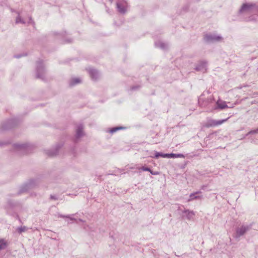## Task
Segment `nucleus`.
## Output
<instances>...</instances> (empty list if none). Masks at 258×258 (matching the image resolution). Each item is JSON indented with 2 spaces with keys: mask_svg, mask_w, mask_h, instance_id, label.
<instances>
[{
  "mask_svg": "<svg viewBox=\"0 0 258 258\" xmlns=\"http://www.w3.org/2000/svg\"><path fill=\"white\" fill-rule=\"evenodd\" d=\"M239 12L241 14L250 15L248 21L255 20L258 16V6L252 3H245L242 5Z\"/></svg>",
  "mask_w": 258,
  "mask_h": 258,
  "instance_id": "1",
  "label": "nucleus"
},
{
  "mask_svg": "<svg viewBox=\"0 0 258 258\" xmlns=\"http://www.w3.org/2000/svg\"><path fill=\"white\" fill-rule=\"evenodd\" d=\"M207 42H214L220 41L222 40L221 36L214 34L207 35L205 37Z\"/></svg>",
  "mask_w": 258,
  "mask_h": 258,
  "instance_id": "2",
  "label": "nucleus"
},
{
  "mask_svg": "<svg viewBox=\"0 0 258 258\" xmlns=\"http://www.w3.org/2000/svg\"><path fill=\"white\" fill-rule=\"evenodd\" d=\"M217 107H215L214 109H224L227 108H233L234 107V105L236 104V103H234L233 104L230 106H228L227 104V103L222 100H218L216 102Z\"/></svg>",
  "mask_w": 258,
  "mask_h": 258,
  "instance_id": "3",
  "label": "nucleus"
},
{
  "mask_svg": "<svg viewBox=\"0 0 258 258\" xmlns=\"http://www.w3.org/2000/svg\"><path fill=\"white\" fill-rule=\"evenodd\" d=\"M227 120V119L219 120L210 119L208 121V122L206 125V126L209 127L218 126V125L222 124L223 123L225 122Z\"/></svg>",
  "mask_w": 258,
  "mask_h": 258,
  "instance_id": "4",
  "label": "nucleus"
},
{
  "mask_svg": "<svg viewBox=\"0 0 258 258\" xmlns=\"http://www.w3.org/2000/svg\"><path fill=\"white\" fill-rule=\"evenodd\" d=\"M118 11L120 13H124L127 8V4L125 2H121L117 4Z\"/></svg>",
  "mask_w": 258,
  "mask_h": 258,
  "instance_id": "5",
  "label": "nucleus"
},
{
  "mask_svg": "<svg viewBox=\"0 0 258 258\" xmlns=\"http://www.w3.org/2000/svg\"><path fill=\"white\" fill-rule=\"evenodd\" d=\"M248 230V228L245 226H242L238 228L236 230V235L240 236L243 235Z\"/></svg>",
  "mask_w": 258,
  "mask_h": 258,
  "instance_id": "6",
  "label": "nucleus"
},
{
  "mask_svg": "<svg viewBox=\"0 0 258 258\" xmlns=\"http://www.w3.org/2000/svg\"><path fill=\"white\" fill-rule=\"evenodd\" d=\"M165 158H184V155L182 154H165Z\"/></svg>",
  "mask_w": 258,
  "mask_h": 258,
  "instance_id": "7",
  "label": "nucleus"
},
{
  "mask_svg": "<svg viewBox=\"0 0 258 258\" xmlns=\"http://www.w3.org/2000/svg\"><path fill=\"white\" fill-rule=\"evenodd\" d=\"M37 77L38 78H41L42 77V75H40L39 74L40 73H42V74H43L44 72V67L41 64H40L39 65H38L37 67Z\"/></svg>",
  "mask_w": 258,
  "mask_h": 258,
  "instance_id": "8",
  "label": "nucleus"
},
{
  "mask_svg": "<svg viewBox=\"0 0 258 258\" xmlns=\"http://www.w3.org/2000/svg\"><path fill=\"white\" fill-rule=\"evenodd\" d=\"M190 199L188 201H192L197 199H201L202 196L201 195L200 193L199 192L196 193H192L190 195Z\"/></svg>",
  "mask_w": 258,
  "mask_h": 258,
  "instance_id": "9",
  "label": "nucleus"
},
{
  "mask_svg": "<svg viewBox=\"0 0 258 258\" xmlns=\"http://www.w3.org/2000/svg\"><path fill=\"white\" fill-rule=\"evenodd\" d=\"M184 216H186V217L189 219H192L195 216V213L193 211L189 210L184 211Z\"/></svg>",
  "mask_w": 258,
  "mask_h": 258,
  "instance_id": "10",
  "label": "nucleus"
},
{
  "mask_svg": "<svg viewBox=\"0 0 258 258\" xmlns=\"http://www.w3.org/2000/svg\"><path fill=\"white\" fill-rule=\"evenodd\" d=\"M76 136L77 138H80L83 135V126L81 125H79L77 128Z\"/></svg>",
  "mask_w": 258,
  "mask_h": 258,
  "instance_id": "11",
  "label": "nucleus"
},
{
  "mask_svg": "<svg viewBox=\"0 0 258 258\" xmlns=\"http://www.w3.org/2000/svg\"><path fill=\"white\" fill-rule=\"evenodd\" d=\"M8 244V242L5 239H0V250L6 248Z\"/></svg>",
  "mask_w": 258,
  "mask_h": 258,
  "instance_id": "12",
  "label": "nucleus"
},
{
  "mask_svg": "<svg viewBox=\"0 0 258 258\" xmlns=\"http://www.w3.org/2000/svg\"><path fill=\"white\" fill-rule=\"evenodd\" d=\"M90 74L93 79H96L98 75V72L95 70H90Z\"/></svg>",
  "mask_w": 258,
  "mask_h": 258,
  "instance_id": "13",
  "label": "nucleus"
},
{
  "mask_svg": "<svg viewBox=\"0 0 258 258\" xmlns=\"http://www.w3.org/2000/svg\"><path fill=\"white\" fill-rule=\"evenodd\" d=\"M81 82V80L79 78H73L70 82V84L71 85H74L80 83Z\"/></svg>",
  "mask_w": 258,
  "mask_h": 258,
  "instance_id": "14",
  "label": "nucleus"
},
{
  "mask_svg": "<svg viewBox=\"0 0 258 258\" xmlns=\"http://www.w3.org/2000/svg\"><path fill=\"white\" fill-rule=\"evenodd\" d=\"M155 45L157 47L161 48L162 49H165L166 48V46H167L166 44L162 42H160V41L156 42Z\"/></svg>",
  "mask_w": 258,
  "mask_h": 258,
  "instance_id": "15",
  "label": "nucleus"
},
{
  "mask_svg": "<svg viewBox=\"0 0 258 258\" xmlns=\"http://www.w3.org/2000/svg\"><path fill=\"white\" fill-rule=\"evenodd\" d=\"M61 217L65 218H66V222L68 223H70V221L72 220H76L75 218L73 217L72 216H60Z\"/></svg>",
  "mask_w": 258,
  "mask_h": 258,
  "instance_id": "16",
  "label": "nucleus"
},
{
  "mask_svg": "<svg viewBox=\"0 0 258 258\" xmlns=\"http://www.w3.org/2000/svg\"><path fill=\"white\" fill-rule=\"evenodd\" d=\"M165 155V154L156 152L155 153V158H158L159 157H162L163 158H165V156H164Z\"/></svg>",
  "mask_w": 258,
  "mask_h": 258,
  "instance_id": "17",
  "label": "nucleus"
},
{
  "mask_svg": "<svg viewBox=\"0 0 258 258\" xmlns=\"http://www.w3.org/2000/svg\"><path fill=\"white\" fill-rule=\"evenodd\" d=\"M16 23H23V24H25V23H27V22L23 21V20L22 19L21 17H20V16H19V17H18L17 18L16 20Z\"/></svg>",
  "mask_w": 258,
  "mask_h": 258,
  "instance_id": "18",
  "label": "nucleus"
},
{
  "mask_svg": "<svg viewBox=\"0 0 258 258\" xmlns=\"http://www.w3.org/2000/svg\"><path fill=\"white\" fill-rule=\"evenodd\" d=\"M205 65L206 64L205 63H204L202 64V66H199V67H197L196 69L198 71H205L206 69H205Z\"/></svg>",
  "mask_w": 258,
  "mask_h": 258,
  "instance_id": "19",
  "label": "nucleus"
},
{
  "mask_svg": "<svg viewBox=\"0 0 258 258\" xmlns=\"http://www.w3.org/2000/svg\"><path fill=\"white\" fill-rule=\"evenodd\" d=\"M27 230V228L25 226L21 227L18 228V231L19 232L21 233L22 232H24Z\"/></svg>",
  "mask_w": 258,
  "mask_h": 258,
  "instance_id": "20",
  "label": "nucleus"
},
{
  "mask_svg": "<svg viewBox=\"0 0 258 258\" xmlns=\"http://www.w3.org/2000/svg\"><path fill=\"white\" fill-rule=\"evenodd\" d=\"M123 128V127H114L113 128H112L111 131H110V132L111 133H114L116 131L120 130V129H122Z\"/></svg>",
  "mask_w": 258,
  "mask_h": 258,
  "instance_id": "21",
  "label": "nucleus"
},
{
  "mask_svg": "<svg viewBox=\"0 0 258 258\" xmlns=\"http://www.w3.org/2000/svg\"><path fill=\"white\" fill-rule=\"evenodd\" d=\"M141 169L143 170V171H150V169L148 167H143L141 168Z\"/></svg>",
  "mask_w": 258,
  "mask_h": 258,
  "instance_id": "22",
  "label": "nucleus"
},
{
  "mask_svg": "<svg viewBox=\"0 0 258 258\" xmlns=\"http://www.w3.org/2000/svg\"><path fill=\"white\" fill-rule=\"evenodd\" d=\"M149 172H150L153 175H158L159 174V172H153L151 169H150V171H149Z\"/></svg>",
  "mask_w": 258,
  "mask_h": 258,
  "instance_id": "23",
  "label": "nucleus"
},
{
  "mask_svg": "<svg viewBox=\"0 0 258 258\" xmlns=\"http://www.w3.org/2000/svg\"><path fill=\"white\" fill-rule=\"evenodd\" d=\"M17 146L18 147V148H22L24 147V146L22 145H17Z\"/></svg>",
  "mask_w": 258,
  "mask_h": 258,
  "instance_id": "24",
  "label": "nucleus"
},
{
  "mask_svg": "<svg viewBox=\"0 0 258 258\" xmlns=\"http://www.w3.org/2000/svg\"><path fill=\"white\" fill-rule=\"evenodd\" d=\"M255 132H256V131H251V132H249L248 134H252V133H254Z\"/></svg>",
  "mask_w": 258,
  "mask_h": 258,
  "instance_id": "25",
  "label": "nucleus"
},
{
  "mask_svg": "<svg viewBox=\"0 0 258 258\" xmlns=\"http://www.w3.org/2000/svg\"><path fill=\"white\" fill-rule=\"evenodd\" d=\"M202 97H201L200 99H199V103L201 102V100H202Z\"/></svg>",
  "mask_w": 258,
  "mask_h": 258,
  "instance_id": "26",
  "label": "nucleus"
},
{
  "mask_svg": "<svg viewBox=\"0 0 258 258\" xmlns=\"http://www.w3.org/2000/svg\"><path fill=\"white\" fill-rule=\"evenodd\" d=\"M201 105H202L203 106H206V105L204 104H201Z\"/></svg>",
  "mask_w": 258,
  "mask_h": 258,
  "instance_id": "27",
  "label": "nucleus"
},
{
  "mask_svg": "<svg viewBox=\"0 0 258 258\" xmlns=\"http://www.w3.org/2000/svg\"><path fill=\"white\" fill-rule=\"evenodd\" d=\"M50 155H51V156H53V155H54V154H51Z\"/></svg>",
  "mask_w": 258,
  "mask_h": 258,
  "instance_id": "28",
  "label": "nucleus"
},
{
  "mask_svg": "<svg viewBox=\"0 0 258 258\" xmlns=\"http://www.w3.org/2000/svg\"><path fill=\"white\" fill-rule=\"evenodd\" d=\"M111 2H112V0H110Z\"/></svg>",
  "mask_w": 258,
  "mask_h": 258,
  "instance_id": "29",
  "label": "nucleus"
}]
</instances>
